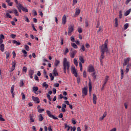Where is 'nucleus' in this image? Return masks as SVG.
Returning a JSON list of instances; mask_svg holds the SVG:
<instances>
[{
  "instance_id": "f257e3e1",
  "label": "nucleus",
  "mask_w": 131,
  "mask_h": 131,
  "mask_svg": "<svg viewBox=\"0 0 131 131\" xmlns=\"http://www.w3.org/2000/svg\"><path fill=\"white\" fill-rule=\"evenodd\" d=\"M62 66L63 67V72L65 74H66L67 72L66 71L69 72L70 69V62L67 60V58H64L62 62Z\"/></svg>"
},
{
  "instance_id": "f03ea898",
  "label": "nucleus",
  "mask_w": 131,
  "mask_h": 131,
  "mask_svg": "<svg viewBox=\"0 0 131 131\" xmlns=\"http://www.w3.org/2000/svg\"><path fill=\"white\" fill-rule=\"evenodd\" d=\"M101 52L103 53H105V52L108 53V40H106L104 45H102Z\"/></svg>"
},
{
  "instance_id": "7ed1b4c3",
  "label": "nucleus",
  "mask_w": 131,
  "mask_h": 131,
  "mask_svg": "<svg viewBox=\"0 0 131 131\" xmlns=\"http://www.w3.org/2000/svg\"><path fill=\"white\" fill-rule=\"evenodd\" d=\"M68 29L69 30H68V34L70 36H71L72 32H73V30H74V26H73V25H70L69 26Z\"/></svg>"
},
{
  "instance_id": "20e7f679",
  "label": "nucleus",
  "mask_w": 131,
  "mask_h": 131,
  "mask_svg": "<svg viewBox=\"0 0 131 131\" xmlns=\"http://www.w3.org/2000/svg\"><path fill=\"white\" fill-rule=\"evenodd\" d=\"M46 113L48 116H49V117H50V118H53V119H55V120H57V119H58V117H55V116L52 115L51 111L47 110Z\"/></svg>"
},
{
  "instance_id": "39448f33",
  "label": "nucleus",
  "mask_w": 131,
  "mask_h": 131,
  "mask_svg": "<svg viewBox=\"0 0 131 131\" xmlns=\"http://www.w3.org/2000/svg\"><path fill=\"white\" fill-rule=\"evenodd\" d=\"M71 70H72V73L74 74L75 77H77L78 74H77V72H76V70L75 69V67H71Z\"/></svg>"
},
{
  "instance_id": "423d86ee",
  "label": "nucleus",
  "mask_w": 131,
  "mask_h": 131,
  "mask_svg": "<svg viewBox=\"0 0 131 131\" xmlns=\"http://www.w3.org/2000/svg\"><path fill=\"white\" fill-rule=\"evenodd\" d=\"M82 97L84 98V96L88 95V89L86 88H84L82 90Z\"/></svg>"
},
{
  "instance_id": "0eeeda50",
  "label": "nucleus",
  "mask_w": 131,
  "mask_h": 131,
  "mask_svg": "<svg viewBox=\"0 0 131 131\" xmlns=\"http://www.w3.org/2000/svg\"><path fill=\"white\" fill-rule=\"evenodd\" d=\"M130 60V58L128 57L127 58H125L124 59V63H123V67H124V66H126V65H127V64H128V62H129V61Z\"/></svg>"
},
{
  "instance_id": "6e6552de",
  "label": "nucleus",
  "mask_w": 131,
  "mask_h": 131,
  "mask_svg": "<svg viewBox=\"0 0 131 131\" xmlns=\"http://www.w3.org/2000/svg\"><path fill=\"white\" fill-rule=\"evenodd\" d=\"M32 99L33 101H34V102L36 103V104H39L40 101H39V98H38V97L32 96Z\"/></svg>"
},
{
  "instance_id": "1a4fd4ad",
  "label": "nucleus",
  "mask_w": 131,
  "mask_h": 131,
  "mask_svg": "<svg viewBox=\"0 0 131 131\" xmlns=\"http://www.w3.org/2000/svg\"><path fill=\"white\" fill-rule=\"evenodd\" d=\"M79 14H80V9L78 8H76L75 13L73 16V17H74V18H75V17H77V16H78Z\"/></svg>"
},
{
  "instance_id": "9d476101",
  "label": "nucleus",
  "mask_w": 131,
  "mask_h": 131,
  "mask_svg": "<svg viewBox=\"0 0 131 131\" xmlns=\"http://www.w3.org/2000/svg\"><path fill=\"white\" fill-rule=\"evenodd\" d=\"M15 90V85H13L11 86L10 93L12 94V98H14L15 97V93H14V90Z\"/></svg>"
},
{
  "instance_id": "9b49d317",
  "label": "nucleus",
  "mask_w": 131,
  "mask_h": 131,
  "mask_svg": "<svg viewBox=\"0 0 131 131\" xmlns=\"http://www.w3.org/2000/svg\"><path fill=\"white\" fill-rule=\"evenodd\" d=\"M66 22H67V18L66 17V15H64L62 18V24L63 25H65L66 24Z\"/></svg>"
},
{
  "instance_id": "f8f14e48",
  "label": "nucleus",
  "mask_w": 131,
  "mask_h": 131,
  "mask_svg": "<svg viewBox=\"0 0 131 131\" xmlns=\"http://www.w3.org/2000/svg\"><path fill=\"white\" fill-rule=\"evenodd\" d=\"M88 72H94L95 71V68L94 67L90 66L88 68Z\"/></svg>"
},
{
  "instance_id": "ddd939ff",
  "label": "nucleus",
  "mask_w": 131,
  "mask_h": 131,
  "mask_svg": "<svg viewBox=\"0 0 131 131\" xmlns=\"http://www.w3.org/2000/svg\"><path fill=\"white\" fill-rule=\"evenodd\" d=\"M93 103L96 105L97 104V96L95 94H93Z\"/></svg>"
},
{
  "instance_id": "4468645a",
  "label": "nucleus",
  "mask_w": 131,
  "mask_h": 131,
  "mask_svg": "<svg viewBox=\"0 0 131 131\" xmlns=\"http://www.w3.org/2000/svg\"><path fill=\"white\" fill-rule=\"evenodd\" d=\"M77 53L76 50L73 51L72 53L70 54L71 58H74L75 54Z\"/></svg>"
},
{
  "instance_id": "2eb2a0df",
  "label": "nucleus",
  "mask_w": 131,
  "mask_h": 131,
  "mask_svg": "<svg viewBox=\"0 0 131 131\" xmlns=\"http://www.w3.org/2000/svg\"><path fill=\"white\" fill-rule=\"evenodd\" d=\"M104 53L101 52V56H100V61L101 65L103 64V59H104Z\"/></svg>"
},
{
  "instance_id": "dca6fc26",
  "label": "nucleus",
  "mask_w": 131,
  "mask_h": 131,
  "mask_svg": "<svg viewBox=\"0 0 131 131\" xmlns=\"http://www.w3.org/2000/svg\"><path fill=\"white\" fill-rule=\"evenodd\" d=\"M14 14L16 16V17H19V12H18V10L16 9H14L12 10Z\"/></svg>"
},
{
  "instance_id": "f3484780",
  "label": "nucleus",
  "mask_w": 131,
  "mask_h": 131,
  "mask_svg": "<svg viewBox=\"0 0 131 131\" xmlns=\"http://www.w3.org/2000/svg\"><path fill=\"white\" fill-rule=\"evenodd\" d=\"M53 74L55 76H58V75H59V74H58V72H57V69H56V68H55L53 71Z\"/></svg>"
},
{
  "instance_id": "a211bd4d",
  "label": "nucleus",
  "mask_w": 131,
  "mask_h": 131,
  "mask_svg": "<svg viewBox=\"0 0 131 131\" xmlns=\"http://www.w3.org/2000/svg\"><path fill=\"white\" fill-rule=\"evenodd\" d=\"M38 118L39 121H42L43 120V117H42V115L41 114H39L38 116Z\"/></svg>"
},
{
  "instance_id": "6ab92c4d",
  "label": "nucleus",
  "mask_w": 131,
  "mask_h": 131,
  "mask_svg": "<svg viewBox=\"0 0 131 131\" xmlns=\"http://www.w3.org/2000/svg\"><path fill=\"white\" fill-rule=\"evenodd\" d=\"M59 64H60V60L55 59V62L54 63V64L55 67H57Z\"/></svg>"
},
{
  "instance_id": "aec40b11",
  "label": "nucleus",
  "mask_w": 131,
  "mask_h": 131,
  "mask_svg": "<svg viewBox=\"0 0 131 131\" xmlns=\"http://www.w3.org/2000/svg\"><path fill=\"white\" fill-rule=\"evenodd\" d=\"M109 79V76H106L104 80L103 81V84L106 85L107 82L108 81V79Z\"/></svg>"
},
{
  "instance_id": "412c9836",
  "label": "nucleus",
  "mask_w": 131,
  "mask_h": 131,
  "mask_svg": "<svg viewBox=\"0 0 131 131\" xmlns=\"http://www.w3.org/2000/svg\"><path fill=\"white\" fill-rule=\"evenodd\" d=\"M6 2L10 7L13 6V2H11V0H6Z\"/></svg>"
},
{
  "instance_id": "4be33fe9",
  "label": "nucleus",
  "mask_w": 131,
  "mask_h": 131,
  "mask_svg": "<svg viewBox=\"0 0 131 131\" xmlns=\"http://www.w3.org/2000/svg\"><path fill=\"white\" fill-rule=\"evenodd\" d=\"M0 50L2 51V52H4L5 50V45L0 44Z\"/></svg>"
},
{
  "instance_id": "5701e85b",
  "label": "nucleus",
  "mask_w": 131,
  "mask_h": 131,
  "mask_svg": "<svg viewBox=\"0 0 131 131\" xmlns=\"http://www.w3.org/2000/svg\"><path fill=\"white\" fill-rule=\"evenodd\" d=\"M30 122H34V118H33V115H30Z\"/></svg>"
},
{
  "instance_id": "b1692460",
  "label": "nucleus",
  "mask_w": 131,
  "mask_h": 131,
  "mask_svg": "<svg viewBox=\"0 0 131 131\" xmlns=\"http://www.w3.org/2000/svg\"><path fill=\"white\" fill-rule=\"evenodd\" d=\"M12 42L13 43L16 45V46H20V45H21V42H18L16 41V40H13Z\"/></svg>"
},
{
  "instance_id": "393cba45",
  "label": "nucleus",
  "mask_w": 131,
  "mask_h": 131,
  "mask_svg": "<svg viewBox=\"0 0 131 131\" xmlns=\"http://www.w3.org/2000/svg\"><path fill=\"white\" fill-rule=\"evenodd\" d=\"M33 90L34 91V93L35 94H36V92H37L38 91V88H37V86H33Z\"/></svg>"
},
{
  "instance_id": "a878e982",
  "label": "nucleus",
  "mask_w": 131,
  "mask_h": 131,
  "mask_svg": "<svg viewBox=\"0 0 131 131\" xmlns=\"http://www.w3.org/2000/svg\"><path fill=\"white\" fill-rule=\"evenodd\" d=\"M107 115V113L106 112H104V113L102 117H101L100 118V120H103L105 117H106V116Z\"/></svg>"
},
{
  "instance_id": "bb28decb",
  "label": "nucleus",
  "mask_w": 131,
  "mask_h": 131,
  "mask_svg": "<svg viewBox=\"0 0 131 131\" xmlns=\"http://www.w3.org/2000/svg\"><path fill=\"white\" fill-rule=\"evenodd\" d=\"M79 59L81 63H84V59H83V57L82 56H79Z\"/></svg>"
},
{
  "instance_id": "cd10ccee",
  "label": "nucleus",
  "mask_w": 131,
  "mask_h": 131,
  "mask_svg": "<svg viewBox=\"0 0 131 131\" xmlns=\"http://www.w3.org/2000/svg\"><path fill=\"white\" fill-rule=\"evenodd\" d=\"M34 74V71H33L32 70H30L29 71V75H33Z\"/></svg>"
},
{
  "instance_id": "c85d7f7f",
  "label": "nucleus",
  "mask_w": 131,
  "mask_h": 131,
  "mask_svg": "<svg viewBox=\"0 0 131 131\" xmlns=\"http://www.w3.org/2000/svg\"><path fill=\"white\" fill-rule=\"evenodd\" d=\"M5 55H6V59H8L10 57V52L6 51L5 52Z\"/></svg>"
},
{
  "instance_id": "c756f323",
  "label": "nucleus",
  "mask_w": 131,
  "mask_h": 131,
  "mask_svg": "<svg viewBox=\"0 0 131 131\" xmlns=\"http://www.w3.org/2000/svg\"><path fill=\"white\" fill-rule=\"evenodd\" d=\"M6 17L7 18H10V19H12L13 17H12V16L11 15H10L9 12L6 13Z\"/></svg>"
},
{
  "instance_id": "7c9ffc66",
  "label": "nucleus",
  "mask_w": 131,
  "mask_h": 131,
  "mask_svg": "<svg viewBox=\"0 0 131 131\" xmlns=\"http://www.w3.org/2000/svg\"><path fill=\"white\" fill-rule=\"evenodd\" d=\"M21 10L23 11V12H25V13H28V9L24 7L21 8Z\"/></svg>"
},
{
  "instance_id": "2f4dec72",
  "label": "nucleus",
  "mask_w": 131,
  "mask_h": 131,
  "mask_svg": "<svg viewBox=\"0 0 131 131\" xmlns=\"http://www.w3.org/2000/svg\"><path fill=\"white\" fill-rule=\"evenodd\" d=\"M22 53L24 54V57H27V52L25 50H23L21 51Z\"/></svg>"
},
{
  "instance_id": "473e14b6",
  "label": "nucleus",
  "mask_w": 131,
  "mask_h": 131,
  "mask_svg": "<svg viewBox=\"0 0 131 131\" xmlns=\"http://www.w3.org/2000/svg\"><path fill=\"white\" fill-rule=\"evenodd\" d=\"M74 64L76 66H78V62L77 61V59L74 58Z\"/></svg>"
},
{
  "instance_id": "72a5a7b5",
  "label": "nucleus",
  "mask_w": 131,
  "mask_h": 131,
  "mask_svg": "<svg viewBox=\"0 0 131 131\" xmlns=\"http://www.w3.org/2000/svg\"><path fill=\"white\" fill-rule=\"evenodd\" d=\"M89 93L92 92V83L91 82L89 83Z\"/></svg>"
},
{
  "instance_id": "f704fd0d",
  "label": "nucleus",
  "mask_w": 131,
  "mask_h": 131,
  "mask_svg": "<svg viewBox=\"0 0 131 131\" xmlns=\"http://www.w3.org/2000/svg\"><path fill=\"white\" fill-rule=\"evenodd\" d=\"M71 46L74 49H77L78 48L77 45H76L75 43H72Z\"/></svg>"
},
{
  "instance_id": "c9c22d12",
  "label": "nucleus",
  "mask_w": 131,
  "mask_h": 131,
  "mask_svg": "<svg viewBox=\"0 0 131 131\" xmlns=\"http://www.w3.org/2000/svg\"><path fill=\"white\" fill-rule=\"evenodd\" d=\"M64 127H65V128H67V131H69V130L70 129V126H69V125H67V124H65Z\"/></svg>"
},
{
  "instance_id": "e433bc0d",
  "label": "nucleus",
  "mask_w": 131,
  "mask_h": 131,
  "mask_svg": "<svg viewBox=\"0 0 131 131\" xmlns=\"http://www.w3.org/2000/svg\"><path fill=\"white\" fill-rule=\"evenodd\" d=\"M92 76L93 77L94 79H96V78H97V76H96V72H93V73H92Z\"/></svg>"
},
{
  "instance_id": "4c0bfd02",
  "label": "nucleus",
  "mask_w": 131,
  "mask_h": 131,
  "mask_svg": "<svg viewBox=\"0 0 131 131\" xmlns=\"http://www.w3.org/2000/svg\"><path fill=\"white\" fill-rule=\"evenodd\" d=\"M129 13H130V9H129L127 11H126L124 14L125 16H128V15H129Z\"/></svg>"
},
{
  "instance_id": "58836bf2",
  "label": "nucleus",
  "mask_w": 131,
  "mask_h": 131,
  "mask_svg": "<svg viewBox=\"0 0 131 131\" xmlns=\"http://www.w3.org/2000/svg\"><path fill=\"white\" fill-rule=\"evenodd\" d=\"M43 86H45L46 89H48L49 88V84H47V82H44L42 84Z\"/></svg>"
},
{
  "instance_id": "ea45409f",
  "label": "nucleus",
  "mask_w": 131,
  "mask_h": 131,
  "mask_svg": "<svg viewBox=\"0 0 131 131\" xmlns=\"http://www.w3.org/2000/svg\"><path fill=\"white\" fill-rule=\"evenodd\" d=\"M43 111H45V109L43 108H39L38 110V112H39V113H42Z\"/></svg>"
},
{
  "instance_id": "a19ab883",
  "label": "nucleus",
  "mask_w": 131,
  "mask_h": 131,
  "mask_svg": "<svg viewBox=\"0 0 131 131\" xmlns=\"http://www.w3.org/2000/svg\"><path fill=\"white\" fill-rule=\"evenodd\" d=\"M20 86H23L24 85V82H23V80H21L19 83Z\"/></svg>"
},
{
  "instance_id": "79ce46f5",
  "label": "nucleus",
  "mask_w": 131,
  "mask_h": 131,
  "mask_svg": "<svg viewBox=\"0 0 131 131\" xmlns=\"http://www.w3.org/2000/svg\"><path fill=\"white\" fill-rule=\"evenodd\" d=\"M49 76H50V77L51 78V80L53 81V80L54 79V77L53 76V74L50 73L49 74Z\"/></svg>"
},
{
  "instance_id": "37998d69",
  "label": "nucleus",
  "mask_w": 131,
  "mask_h": 131,
  "mask_svg": "<svg viewBox=\"0 0 131 131\" xmlns=\"http://www.w3.org/2000/svg\"><path fill=\"white\" fill-rule=\"evenodd\" d=\"M128 28V24H126L124 25V29L125 30L127 29Z\"/></svg>"
},
{
  "instance_id": "c03bdc74",
  "label": "nucleus",
  "mask_w": 131,
  "mask_h": 131,
  "mask_svg": "<svg viewBox=\"0 0 131 131\" xmlns=\"http://www.w3.org/2000/svg\"><path fill=\"white\" fill-rule=\"evenodd\" d=\"M119 13V18L121 19V18H122V11L120 10Z\"/></svg>"
},
{
  "instance_id": "a18cd8bd",
  "label": "nucleus",
  "mask_w": 131,
  "mask_h": 131,
  "mask_svg": "<svg viewBox=\"0 0 131 131\" xmlns=\"http://www.w3.org/2000/svg\"><path fill=\"white\" fill-rule=\"evenodd\" d=\"M23 71H24V72L27 73V68L26 67H24L23 68Z\"/></svg>"
},
{
  "instance_id": "49530a36",
  "label": "nucleus",
  "mask_w": 131,
  "mask_h": 131,
  "mask_svg": "<svg viewBox=\"0 0 131 131\" xmlns=\"http://www.w3.org/2000/svg\"><path fill=\"white\" fill-rule=\"evenodd\" d=\"M12 68H15V67H16V62L13 61L12 62Z\"/></svg>"
},
{
  "instance_id": "de8ad7c7",
  "label": "nucleus",
  "mask_w": 131,
  "mask_h": 131,
  "mask_svg": "<svg viewBox=\"0 0 131 131\" xmlns=\"http://www.w3.org/2000/svg\"><path fill=\"white\" fill-rule=\"evenodd\" d=\"M0 121H5V119L3 118V115L0 114Z\"/></svg>"
},
{
  "instance_id": "09e8293b",
  "label": "nucleus",
  "mask_w": 131,
  "mask_h": 131,
  "mask_svg": "<svg viewBox=\"0 0 131 131\" xmlns=\"http://www.w3.org/2000/svg\"><path fill=\"white\" fill-rule=\"evenodd\" d=\"M25 49L26 51H29V46L28 45H25Z\"/></svg>"
},
{
  "instance_id": "8fccbe9b",
  "label": "nucleus",
  "mask_w": 131,
  "mask_h": 131,
  "mask_svg": "<svg viewBox=\"0 0 131 131\" xmlns=\"http://www.w3.org/2000/svg\"><path fill=\"white\" fill-rule=\"evenodd\" d=\"M69 52V50L68 49V48H66V50L64 52V55H66L67 53H68Z\"/></svg>"
},
{
  "instance_id": "3c124183",
  "label": "nucleus",
  "mask_w": 131,
  "mask_h": 131,
  "mask_svg": "<svg viewBox=\"0 0 131 131\" xmlns=\"http://www.w3.org/2000/svg\"><path fill=\"white\" fill-rule=\"evenodd\" d=\"M83 76L85 78L86 77V72L85 71H84L83 72Z\"/></svg>"
},
{
  "instance_id": "603ef678",
  "label": "nucleus",
  "mask_w": 131,
  "mask_h": 131,
  "mask_svg": "<svg viewBox=\"0 0 131 131\" xmlns=\"http://www.w3.org/2000/svg\"><path fill=\"white\" fill-rule=\"evenodd\" d=\"M123 70H121V79H122V78H123Z\"/></svg>"
},
{
  "instance_id": "864d4df0",
  "label": "nucleus",
  "mask_w": 131,
  "mask_h": 131,
  "mask_svg": "<svg viewBox=\"0 0 131 131\" xmlns=\"http://www.w3.org/2000/svg\"><path fill=\"white\" fill-rule=\"evenodd\" d=\"M47 96L49 101H52V98H51V95H50L49 94H47Z\"/></svg>"
},
{
  "instance_id": "5fc2aeb1",
  "label": "nucleus",
  "mask_w": 131,
  "mask_h": 131,
  "mask_svg": "<svg viewBox=\"0 0 131 131\" xmlns=\"http://www.w3.org/2000/svg\"><path fill=\"white\" fill-rule=\"evenodd\" d=\"M71 41H72V42H74V41H75V39H74V37L71 36Z\"/></svg>"
},
{
  "instance_id": "6e6d98bb",
  "label": "nucleus",
  "mask_w": 131,
  "mask_h": 131,
  "mask_svg": "<svg viewBox=\"0 0 131 131\" xmlns=\"http://www.w3.org/2000/svg\"><path fill=\"white\" fill-rule=\"evenodd\" d=\"M59 83H55L54 84V86H55V88H59Z\"/></svg>"
},
{
  "instance_id": "4d7b16f0",
  "label": "nucleus",
  "mask_w": 131,
  "mask_h": 131,
  "mask_svg": "<svg viewBox=\"0 0 131 131\" xmlns=\"http://www.w3.org/2000/svg\"><path fill=\"white\" fill-rule=\"evenodd\" d=\"M21 95H22V99L23 100H25V95L24 94V93H21Z\"/></svg>"
},
{
  "instance_id": "13d9d810",
  "label": "nucleus",
  "mask_w": 131,
  "mask_h": 131,
  "mask_svg": "<svg viewBox=\"0 0 131 131\" xmlns=\"http://www.w3.org/2000/svg\"><path fill=\"white\" fill-rule=\"evenodd\" d=\"M0 38L1 39H5V36L3 34L0 35Z\"/></svg>"
},
{
  "instance_id": "bf43d9fd",
  "label": "nucleus",
  "mask_w": 131,
  "mask_h": 131,
  "mask_svg": "<svg viewBox=\"0 0 131 131\" xmlns=\"http://www.w3.org/2000/svg\"><path fill=\"white\" fill-rule=\"evenodd\" d=\"M12 54H13V58L15 59V58H16V53H15V51H13L12 52Z\"/></svg>"
},
{
  "instance_id": "052dcab7",
  "label": "nucleus",
  "mask_w": 131,
  "mask_h": 131,
  "mask_svg": "<svg viewBox=\"0 0 131 131\" xmlns=\"http://www.w3.org/2000/svg\"><path fill=\"white\" fill-rule=\"evenodd\" d=\"M16 8L18 9V12H19V13H21V12H22V11L21 10L22 9L21 8H20V7H19V6H16Z\"/></svg>"
},
{
  "instance_id": "680f3d73",
  "label": "nucleus",
  "mask_w": 131,
  "mask_h": 131,
  "mask_svg": "<svg viewBox=\"0 0 131 131\" xmlns=\"http://www.w3.org/2000/svg\"><path fill=\"white\" fill-rule=\"evenodd\" d=\"M33 13L34 14V16H36V15H37V13L36 12V11H35V10H33Z\"/></svg>"
},
{
  "instance_id": "e2e57ef3",
  "label": "nucleus",
  "mask_w": 131,
  "mask_h": 131,
  "mask_svg": "<svg viewBox=\"0 0 131 131\" xmlns=\"http://www.w3.org/2000/svg\"><path fill=\"white\" fill-rule=\"evenodd\" d=\"M11 37H12V38H15L16 37V35L14 34H12L10 35Z\"/></svg>"
},
{
  "instance_id": "0e129e2a",
  "label": "nucleus",
  "mask_w": 131,
  "mask_h": 131,
  "mask_svg": "<svg viewBox=\"0 0 131 131\" xmlns=\"http://www.w3.org/2000/svg\"><path fill=\"white\" fill-rule=\"evenodd\" d=\"M16 6H18V7H19V8H20L21 9L23 7V6H22V5H21V4H20V3H18V4Z\"/></svg>"
},
{
  "instance_id": "69168bd1",
  "label": "nucleus",
  "mask_w": 131,
  "mask_h": 131,
  "mask_svg": "<svg viewBox=\"0 0 131 131\" xmlns=\"http://www.w3.org/2000/svg\"><path fill=\"white\" fill-rule=\"evenodd\" d=\"M34 79L35 80H38V77L36 75H35Z\"/></svg>"
},
{
  "instance_id": "338daca9",
  "label": "nucleus",
  "mask_w": 131,
  "mask_h": 131,
  "mask_svg": "<svg viewBox=\"0 0 131 131\" xmlns=\"http://www.w3.org/2000/svg\"><path fill=\"white\" fill-rule=\"evenodd\" d=\"M48 130H49V131H53V129H52V126H49L48 127Z\"/></svg>"
},
{
  "instance_id": "774afa93",
  "label": "nucleus",
  "mask_w": 131,
  "mask_h": 131,
  "mask_svg": "<svg viewBox=\"0 0 131 131\" xmlns=\"http://www.w3.org/2000/svg\"><path fill=\"white\" fill-rule=\"evenodd\" d=\"M32 129L33 130V131H36V128L35 127V126H33L32 127Z\"/></svg>"
}]
</instances>
